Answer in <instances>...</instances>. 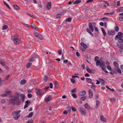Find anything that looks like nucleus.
I'll return each mask as SVG.
<instances>
[{"label": "nucleus", "mask_w": 123, "mask_h": 123, "mask_svg": "<svg viewBox=\"0 0 123 123\" xmlns=\"http://www.w3.org/2000/svg\"><path fill=\"white\" fill-rule=\"evenodd\" d=\"M113 64L115 66V67L112 69L113 72L114 73L117 74V72L119 73H122V71L119 68V66L117 63L115 61H114L113 62Z\"/></svg>", "instance_id": "f257e3e1"}, {"label": "nucleus", "mask_w": 123, "mask_h": 123, "mask_svg": "<svg viewBox=\"0 0 123 123\" xmlns=\"http://www.w3.org/2000/svg\"><path fill=\"white\" fill-rule=\"evenodd\" d=\"M21 111V110H16L15 111H13L12 115L13 116V118L15 120H17L20 117V115L19 113Z\"/></svg>", "instance_id": "f03ea898"}, {"label": "nucleus", "mask_w": 123, "mask_h": 123, "mask_svg": "<svg viewBox=\"0 0 123 123\" xmlns=\"http://www.w3.org/2000/svg\"><path fill=\"white\" fill-rule=\"evenodd\" d=\"M20 96V94L18 92H16L15 93L13 96L12 97L14 99L16 100V103L18 105H19L21 103V102L19 100V98Z\"/></svg>", "instance_id": "7ed1b4c3"}, {"label": "nucleus", "mask_w": 123, "mask_h": 123, "mask_svg": "<svg viewBox=\"0 0 123 123\" xmlns=\"http://www.w3.org/2000/svg\"><path fill=\"white\" fill-rule=\"evenodd\" d=\"M89 29L88 28L86 29L87 31L92 36H93V34L90 31L91 30V31L93 32L94 31V28L92 24L91 23H89Z\"/></svg>", "instance_id": "20e7f679"}, {"label": "nucleus", "mask_w": 123, "mask_h": 123, "mask_svg": "<svg viewBox=\"0 0 123 123\" xmlns=\"http://www.w3.org/2000/svg\"><path fill=\"white\" fill-rule=\"evenodd\" d=\"M121 38L120 37L118 38V43H117V46L119 48L123 47V39Z\"/></svg>", "instance_id": "39448f33"}, {"label": "nucleus", "mask_w": 123, "mask_h": 123, "mask_svg": "<svg viewBox=\"0 0 123 123\" xmlns=\"http://www.w3.org/2000/svg\"><path fill=\"white\" fill-rule=\"evenodd\" d=\"M17 36V35H14L13 37L14 38L13 39L12 38L13 36H12V38L13 39L14 43L16 45L18 44L19 43V40L16 37Z\"/></svg>", "instance_id": "423d86ee"}, {"label": "nucleus", "mask_w": 123, "mask_h": 123, "mask_svg": "<svg viewBox=\"0 0 123 123\" xmlns=\"http://www.w3.org/2000/svg\"><path fill=\"white\" fill-rule=\"evenodd\" d=\"M79 111L83 115L85 116L86 115V113L85 109L83 107H80L79 108Z\"/></svg>", "instance_id": "0eeeda50"}, {"label": "nucleus", "mask_w": 123, "mask_h": 123, "mask_svg": "<svg viewBox=\"0 0 123 123\" xmlns=\"http://www.w3.org/2000/svg\"><path fill=\"white\" fill-rule=\"evenodd\" d=\"M117 35L116 36L115 38L118 39L120 37L122 38L123 37V34L121 32H118L117 33Z\"/></svg>", "instance_id": "6e6552de"}, {"label": "nucleus", "mask_w": 123, "mask_h": 123, "mask_svg": "<svg viewBox=\"0 0 123 123\" xmlns=\"http://www.w3.org/2000/svg\"><path fill=\"white\" fill-rule=\"evenodd\" d=\"M84 106L85 108L87 109L92 110L93 108L91 107V106L87 103H86L84 105Z\"/></svg>", "instance_id": "1a4fd4ad"}, {"label": "nucleus", "mask_w": 123, "mask_h": 123, "mask_svg": "<svg viewBox=\"0 0 123 123\" xmlns=\"http://www.w3.org/2000/svg\"><path fill=\"white\" fill-rule=\"evenodd\" d=\"M115 34V31L113 30H109L108 31L107 34L109 35H113Z\"/></svg>", "instance_id": "9d476101"}, {"label": "nucleus", "mask_w": 123, "mask_h": 123, "mask_svg": "<svg viewBox=\"0 0 123 123\" xmlns=\"http://www.w3.org/2000/svg\"><path fill=\"white\" fill-rule=\"evenodd\" d=\"M43 89H40L38 90L37 92L36 93L37 95L38 96H41L42 95V91L41 92V91L43 90Z\"/></svg>", "instance_id": "9b49d317"}, {"label": "nucleus", "mask_w": 123, "mask_h": 123, "mask_svg": "<svg viewBox=\"0 0 123 123\" xmlns=\"http://www.w3.org/2000/svg\"><path fill=\"white\" fill-rule=\"evenodd\" d=\"M16 100L15 99H12L10 100L9 101V104L14 105L15 104Z\"/></svg>", "instance_id": "f8f14e48"}, {"label": "nucleus", "mask_w": 123, "mask_h": 123, "mask_svg": "<svg viewBox=\"0 0 123 123\" xmlns=\"http://www.w3.org/2000/svg\"><path fill=\"white\" fill-rule=\"evenodd\" d=\"M88 92L89 98H92L93 96V93L92 91L90 89L89 90Z\"/></svg>", "instance_id": "ddd939ff"}, {"label": "nucleus", "mask_w": 123, "mask_h": 123, "mask_svg": "<svg viewBox=\"0 0 123 123\" xmlns=\"http://www.w3.org/2000/svg\"><path fill=\"white\" fill-rule=\"evenodd\" d=\"M100 120L103 122H105L106 121V119L102 115H101L100 118Z\"/></svg>", "instance_id": "4468645a"}, {"label": "nucleus", "mask_w": 123, "mask_h": 123, "mask_svg": "<svg viewBox=\"0 0 123 123\" xmlns=\"http://www.w3.org/2000/svg\"><path fill=\"white\" fill-rule=\"evenodd\" d=\"M51 7V2H49L47 4V7H46V9L49 10L50 9Z\"/></svg>", "instance_id": "2eb2a0df"}, {"label": "nucleus", "mask_w": 123, "mask_h": 123, "mask_svg": "<svg viewBox=\"0 0 123 123\" xmlns=\"http://www.w3.org/2000/svg\"><path fill=\"white\" fill-rule=\"evenodd\" d=\"M86 94V92L85 91H81L79 93V95L80 96H84Z\"/></svg>", "instance_id": "dca6fc26"}, {"label": "nucleus", "mask_w": 123, "mask_h": 123, "mask_svg": "<svg viewBox=\"0 0 123 123\" xmlns=\"http://www.w3.org/2000/svg\"><path fill=\"white\" fill-rule=\"evenodd\" d=\"M51 97V95H49V96L46 98L45 99V101L46 102H49L50 101V98Z\"/></svg>", "instance_id": "f3484780"}, {"label": "nucleus", "mask_w": 123, "mask_h": 123, "mask_svg": "<svg viewBox=\"0 0 123 123\" xmlns=\"http://www.w3.org/2000/svg\"><path fill=\"white\" fill-rule=\"evenodd\" d=\"M80 44L82 47L84 48H88V46L83 42H81L80 43Z\"/></svg>", "instance_id": "a211bd4d"}, {"label": "nucleus", "mask_w": 123, "mask_h": 123, "mask_svg": "<svg viewBox=\"0 0 123 123\" xmlns=\"http://www.w3.org/2000/svg\"><path fill=\"white\" fill-rule=\"evenodd\" d=\"M26 83V80L25 79H23L20 82V84L21 85H23L25 84Z\"/></svg>", "instance_id": "6ab92c4d"}, {"label": "nucleus", "mask_w": 123, "mask_h": 123, "mask_svg": "<svg viewBox=\"0 0 123 123\" xmlns=\"http://www.w3.org/2000/svg\"><path fill=\"white\" fill-rule=\"evenodd\" d=\"M100 104V102L98 100H97L96 101V109H97L98 108L99 106V105Z\"/></svg>", "instance_id": "aec40b11"}, {"label": "nucleus", "mask_w": 123, "mask_h": 123, "mask_svg": "<svg viewBox=\"0 0 123 123\" xmlns=\"http://www.w3.org/2000/svg\"><path fill=\"white\" fill-rule=\"evenodd\" d=\"M86 81L87 82L91 84V83L92 82V80L90 78H86Z\"/></svg>", "instance_id": "412c9836"}, {"label": "nucleus", "mask_w": 123, "mask_h": 123, "mask_svg": "<svg viewBox=\"0 0 123 123\" xmlns=\"http://www.w3.org/2000/svg\"><path fill=\"white\" fill-rule=\"evenodd\" d=\"M81 0H76L74 3V4H77L81 2Z\"/></svg>", "instance_id": "4be33fe9"}, {"label": "nucleus", "mask_w": 123, "mask_h": 123, "mask_svg": "<svg viewBox=\"0 0 123 123\" xmlns=\"http://www.w3.org/2000/svg\"><path fill=\"white\" fill-rule=\"evenodd\" d=\"M13 7L15 10H19L20 9L19 7L18 6L16 5H13Z\"/></svg>", "instance_id": "5701e85b"}, {"label": "nucleus", "mask_w": 123, "mask_h": 123, "mask_svg": "<svg viewBox=\"0 0 123 123\" xmlns=\"http://www.w3.org/2000/svg\"><path fill=\"white\" fill-rule=\"evenodd\" d=\"M33 114V112H31L30 113H29L28 115H27L26 117H31L32 116Z\"/></svg>", "instance_id": "b1692460"}, {"label": "nucleus", "mask_w": 123, "mask_h": 123, "mask_svg": "<svg viewBox=\"0 0 123 123\" xmlns=\"http://www.w3.org/2000/svg\"><path fill=\"white\" fill-rule=\"evenodd\" d=\"M25 98V96L24 95L22 94L21 99L22 100V102H24V101Z\"/></svg>", "instance_id": "393cba45"}, {"label": "nucleus", "mask_w": 123, "mask_h": 123, "mask_svg": "<svg viewBox=\"0 0 123 123\" xmlns=\"http://www.w3.org/2000/svg\"><path fill=\"white\" fill-rule=\"evenodd\" d=\"M99 80L100 82H101V85H103L105 83L104 80L102 79H99Z\"/></svg>", "instance_id": "a878e982"}, {"label": "nucleus", "mask_w": 123, "mask_h": 123, "mask_svg": "<svg viewBox=\"0 0 123 123\" xmlns=\"http://www.w3.org/2000/svg\"><path fill=\"white\" fill-rule=\"evenodd\" d=\"M37 37L41 40H43L44 39V38L43 37L39 34Z\"/></svg>", "instance_id": "bb28decb"}, {"label": "nucleus", "mask_w": 123, "mask_h": 123, "mask_svg": "<svg viewBox=\"0 0 123 123\" xmlns=\"http://www.w3.org/2000/svg\"><path fill=\"white\" fill-rule=\"evenodd\" d=\"M105 63L104 62H101L99 65H100V67L102 68L104 67V66L105 65Z\"/></svg>", "instance_id": "cd10ccee"}, {"label": "nucleus", "mask_w": 123, "mask_h": 123, "mask_svg": "<svg viewBox=\"0 0 123 123\" xmlns=\"http://www.w3.org/2000/svg\"><path fill=\"white\" fill-rule=\"evenodd\" d=\"M0 64L3 66H4L5 65V63L4 61L1 59H0Z\"/></svg>", "instance_id": "c85d7f7f"}, {"label": "nucleus", "mask_w": 123, "mask_h": 123, "mask_svg": "<svg viewBox=\"0 0 123 123\" xmlns=\"http://www.w3.org/2000/svg\"><path fill=\"white\" fill-rule=\"evenodd\" d=\"M101 29L104 35L105 36H106V34L105 31L104 29L103 28H101Z\"/></svg>", "instance_id": "c756f323"}, {"label": "nucleus", "mask_w": 123, "mask_h": 123, "mask_svg": "<svg viewBox=\"0 0 123 123\" xmlns=\"http://www.w3.org/2000/svg\"><path fill=\"white\" fill-rule=\"evenodd\" d=\"M91 84L92 85L91 86V88L92 89H94L96 87V86L95 85H94L93 83L92 82V83H91Z\"/></svg>", "instance_id": "7c9ffc66"}, {"label": "nucleus", "mask_w": 123, "mask_h": 123, "mask_svg": "<svg viewBox=\"0 0 123 123\" xmlns=\"http://www.w3.org/2000/svg\"><path fill=\"white\" fill-rule=\"evenodd\" d=\"M101 62L99 60H98L96 62V66H99L100 64V63Z\"/></svg>", "instance_id": "2f4dec72"}, {"label": "nucleus", "mask_w": 123, "mask_h": 123, "mask_svg": "<svg viewBox=\"0 0 123 123\" xmlns=\"http://www.w3.org/2000/svg\"><path fill=\"white\" fill-rule=\"evenodd\" d=\"M44 81L45 82H46L48 80V76L46 75H45L44 78Z\"/></svg>", "instance_id": "473e14b6"}, {"label": "nucleus", "mask_w": 123, "mask_h": 123, "mask_svg": "<svg viewBox=\"0 0 123 123\" xmlns=\"http://www.w3.org/2000/svg\"><path fill=\"white\" fill-rule=\"evenodd\" d=\"M115 30L117 32H118L119 30V28L117 26H115L114 28Z\"/></svg>", "instance_id": "72a5a7b5"}, {"label": "nucleus", "mask_w": 123, "mask_h": 123, "mask_svg": "<svg viewBox=\"0 0 123 123\" xmlns=\"http://www.w3.org/2000/svg\"><path fill=\"white\" fill-rule=\"evenodd\" d=\"M32 28L36 30L37 31L38 30V28L35 24H34V26H33Z\"/></svg>", "instance_id": "f704fd0d"}, {"label": "nucleus", "mask_w": 123, "mask_h": 123, "mask_svg": "<svg viewBox=\"0 0 123 123\" xmlns=\"http://www.w3.org/2000/svg\"><path fill=\"white\" fill-rule=\"evenodd\" d=\"M3 2L4 4V5L6 6L9 9H10L11 8L9 7L8 5L6 4L4 1H3Z\"/></svg>", "instance_id": "c9c22d12"}, {"label": "nucleus", "mask_w": 123, "mask_h": 123, "mask_svg": "<svg viewBox=\"0 0 123 123\" xmlns=\"http://www.w3.org/2000/svg\"><path fill=\"white\" fill-rule=\"evenodd\" d=\"M101 19L103 20H106V21H108L109 20V18L106 17H104L101 18Z\"/></svg>", "instance_id": "e433bc0d"}, {"label": "nucleus", "mask_w": 123, "mask_h": 123, "mask_svg": "<svg viewBox=\"0 0 123 123\" xmlns=\"http://www.w3.org/2000/svg\"><path fill=\"white\" fill-rule=\"evenodd\" d=\"M86 68L88 72L89 73H90V72H91V70L88 67L86 66Z\"/></svg>", "instance_id": "4c0bfd02"}, {"label": "nucleus", "mask_w": 123, "mask_h": 123, "mask_svg": "<svg viewBox=\"0 0 123 123\" xmlns=\"http://www.w3.org/2000/svg\"><path fill=\"white\" fill-rule=\"evenodd\" d=\"M32 63H28L26 65V67L27 68H29L31 65Z\"/></svg>", "instance_id": "58836bf2"}, {"label": "nucleus", "mask_w": 123, "mask_h": 123, "mask_svg": "<svg viewBox=\"0 0 123 123\" xmlns=\"http://www.w3.org/2000/svg\"><path fill=\"white\" fill-rule=\"evenodd\" d=\"M8 26L7 25H4L2 27V29L3 30L6 29L7 28Z\"/></svg>", "instance_id": "ea45409f"}, {"label": "nucleus", "mask_w": 123, "mask_h": 123, "mask_svg": "<svg viewBox=\"0 0 123 123\" xmlns=\"http://www.w3.org/2000/svg\"><path fill=\"white\" fill-rule=\"evenodd\" d=\"M86 97L85 96H84L81 97L80 98V99L82 100L83 101H84L85 100V99H86Z\"/></svg>", "instance_id": "a19ab883"}, {"label": "nucleus", "mask_w": 123, "mask_h": 123, "mask_svg": "<svg viewBox=\"0 0 123 123\" xmlns=\"http://www.w3.org/2000/svg\"><path fill=\"white\" fill-rule=\"evenodd\" d=\"M107 68L110 71H112V70L110 66L109 65L107 66Z\"/></svg>", "instance_id": "79ce46f5"}, {"label": "nucleus", "mask_w": 123, "mask_h": 123, "mask_svg": "<svg viewBox=\"0 0 123 123\" xmlns=\"http://www.w3.org/2000/svg\"><path fill=\"white\" fill-rule=\"evenodd\" d=\"M119 12H121L123 11V7H121L118 9Z\"/></svg>", "instance_id": "37998d69"}, {"label": "nucleus", "mask_w": 123, "mask_h": 123, "mask_svg": "<svg viewBox=\"0 0 123 123\" xmlns=\"http://www.w3.org/2000/svg\"><path fill=\"white\" fill-rule=\"evenodd\" d=\"M33 121V119H31L27 122L26 123H32Z\"/></svg>", "instance_id": "c03bdc74"}, {"label": "nucleus", "mask_w": 123, "mask_h": 123, "mask_svg": "<svg viewBox=\"0 0 123 123\" xmlns=\"http://www.w3.org/2000/svg\"><path fill=\"white\" fill-rule=\"evenodd\" d=\"M71 20V18L70 17L66 19V21L68 22H69Z\"/></svg>", "instance_id": "a18cd8bd"}, {"label": "nucleus", "mask_w": 123, "mask_h": 123, "mask_svg": "<svg viewBox=\"0 0 123 123\" xmlns=\"http://www.w3.org/2000/svg\"><path fill=\"white\" fill-rule=\"evenodd\" d=\"M102 69L106 73H108V72L106 70V69L104 67L102 68Z\"/></svg>", "instance_id": "49530a36"}, {"label": "nucleus", "mask_w": 123, "mask_h": 123, "mask_svg": "<svg viewBox=\"0 0 123 123\" xmlns=\"http://www.w3.org/2000/svg\"><path fill=\"white\" fill-rule=\"evenodd\" d=\"M71 108L72 110L73 111H76V109H75V107L72 106Z\"/></svg>", "instance_id": "de8ad7c7"}, {"label": "nucleus", "mask_w": 123, "mask_h": 123, "mask_svg": "<svg viewBox=\"0 0 123 123\" xmlns=\"http://www.w3.org/2000/svg\"><path fill=\"white\" fill-rule=\"evenodd\" d=\"M67 109L68 111L69 112H70L71 111V108L69 107H67Z\"/></svg>", "instance_id": "09e8293b"}, {"label": "nucleus", "mask_w": 123, "mask_h": 123, "mask_svg": "<svg viewBox=\"0 0 123 123\" xmlns=\"http://www.w3.org/2000/svg\"><path fill=\"white\" fill-rule=\"evenodd\" d=\"M72 96H73V97L75 98H76L77 97V95L75 94H74V93L73 94H72Z\"/></svg>", "instance_id": "8fccbe9b"}, {"label": "nucleus", "mask_w": 123, "mask_h": 123, "mask_svg": "<svg viewBox=\"0 0 123 123\" xmlns=\"http://www.w3.org/2000/svg\"><path fill=\"white\" fill-rule=\"evenodd\" d=\"M76 88L73 89L72 91V92L74 93H76Z\"/></svg>", "instance_id": "3c124183"}, {"label": "nucleus", "mask_w": 123, "mask_h": 123, "mask_svg": "<svg viewBox=\"0 0 123 123\" xmlns=\"http://www.w3.org/2000/svg\"><path fill=\"white\" fill-rule=\"evenodd\" d=\"M62 50H61L59 49L58 51V53L59 55H61L62 54Z\"/></svg>", "instance_id": "603ef678"}, {"label": "nucleus", "mask_w": 123, "mask_h": 123, "mask_svg": "<svg viewBox=\"0 0 123 123\" xmlns=\"http://www.w3.org/2000/svg\"><path fill=\"white\" fill-rule=\"evenodd\" d=\"M61 16V15L60 14H58L56 15V18H60Z\"/></svg>", "instance_id": "864d4df0"}, {"label": "nucleus", "mask_w": 123, "mask_h": 123, "mask_svg": "<svg viewBox=\"0 0 123 123\" xmlns=\"http://www.w3.org/2000/svg\"><path fill=\"white\" fill-rule=\"evenodd\" d=\"M25 103L27 105H30V102L29 100H28L25 102Z\"/></svg>", "instance_id": "5fc2aeb1"}, {"label": "nucleus", "mask_w": 123, "mask_h": 123, "mask_svg": "<svg viewBox=\"0 0 123 123\" xmlns=\"http://www.w3.org/2000/svg\"><path fill=\"white\" fill-rule=\"evenodd\" d=\"M116 98H111L110 100L111 101H114L116 100Z\"/></svg>", "instance_id": "6e6d98bb"}, {"label": "nucleus", "mask_w": 123, "mask_h": 123, "mask_svg": "<svg viewBox=\"0 0 123 123\" xmlns=\"http://www.w3.org/2000/svg\"><path fill=\"white\" fill-rule=\"evenodd\" d=\"M119 20L120 21H123V17H120L119 18Z\"/></svg>", "instance_id": "4d7b16f0"}, {"label": "nucleus", "mask_w": 123, "mask_h": 123, "mask_svg": "<svg viewBox=\"0 0 123 123\" xmlns=\"http://www.w3.org/2000/svg\"><path fill=\"white\" fill-rule=\"evenodd\" d=\"M39 34L37 32H34V35L37 37Z\"/></svg>", "instance_id": "13d9d810"}, {"label": "nucleus", "mask_w": 123, "mask_h": 123, "mask_svg": "<svg viewBox=\"0 0 123 123\" xmlns=\"http://www.w3.org/2000/svg\"><path fill=\"white\" fill-rule=\"evenodd\" d=\"M98 59L99 57L98 56H96L94 58V60L95 61H97V60H98Z\"/></svg>", "instance_id": "bf43d9fd"}, {"label": "nucleus", "mask_w": 123, "mask_h": 123, "mask_svg": "<svg viewBox=\"0 0 123 123\" xmlns=\"http://www.w3.org/2000/svg\"><path fill=\"white\" fill-rule=\"evenodd\" d=\"M28 96L29 98H31L32 97V95L31 94L29 93L28 94Z\"/></svg>", "instance_id": "052dcab7"}, {"label": "nucleus", "mask_w": 123, "mask_h": 123, "mask_svg": "<svg viewBox=\"0 0 123 123\" xmlns=\"http://www.w3.org/2000/svg\"><path fill=\"white\" fill-rule=\"evenodd\" d=\"M50 87L51 88H52L53 87V84L52 83H50Z\"/></svg>", "instance_id": "680f3d73"}, {"label": "nucleus", "mask_w": 123, "mask_h": 123, "mask_svg": "<svg viewBox=\"0 0 123 123\" xmlns=\"http://www.w3.org/2000/svg\"><path fill=\"white\" fill-rule=\"evenodd\" d=\"M71 82L73 83H75V80L74 79H71Z\"/></svg>", "instance_id": "e2e57ef3"}, {"label": "nucleus", "mask_w": 123, "mask_h": 123, "mask_svg": "<svg viewBox=\"0 0 123 123\" xmlns=\"http://www.w3.org/2000/svg\"><path fill=\"white\" fill-rule=\"evenodd\" d=\"M76 54L77 56L78 57H79L80 56V54L78 52H76Z\"/></svg>", "instance_id": "0e129e2a"}, {"label": "nucleus", "mask_w": 123, "mask_h": 123, "mask_svg": "<svg viewBox=\"0 0 123 123\" xmlns=\"http://www.w3.org/2000/svg\"><path fill=\"white\" fill-rule=\"evenodd\" d=\"M4 80H2L0 78V84H2L4 83Z\"/></svg>", "instance_id": "69168bd1"}, {"label": "nucleus", "mask_w": 123, "mask_h": 123, "mask_svg": "<svg viewBox=\"0 0 123 123\" xmlns=\"http://www.w3.org/2000/svg\"><path fill=\"white\" fill-rule=\"evenodd\" d=\"M54 85L55 87L57 86V84L56 82H54Z\"/></svg>", "instance_id": "338daca9"}, {"label": "nucleus", "mask_w": 123, "mask_h": 123, "mask_svg": "<svg viewBox=\"0 0 123 123\" xmlns=\"http://www.w3.org/2000/svg\"><path fill=\"white\" fill-rule=\"evenodd\" d=\"M85 75L86 77H89L90 76L89 74L88 73L86 74Z\"/></svg>", "instance_id": "774afa93"}]
</instances>
